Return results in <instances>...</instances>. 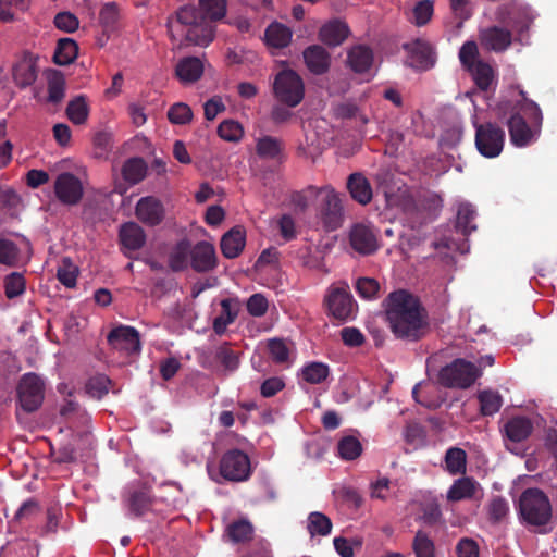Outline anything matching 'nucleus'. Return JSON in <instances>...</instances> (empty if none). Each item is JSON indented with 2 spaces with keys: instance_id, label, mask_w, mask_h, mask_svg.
<instances>
[{
  "instance_id": "nucleus-1",
  "label": "nucleus",
  "mask_w": 557,
  "mask_h": 557,
  "mask_svg": "<svg viewBox=\"0 0 557 557\" xmlns=\"http://www.w3.org/2000/svg\"><path fill=\"white\" fill-rule=\"evenodd\" d=\"M385 302L386 321L397 339L418 342L426 335L428 312L418 297L399 289L391 293Z\"/></svg>"
},
{
  "instance_id": "nucleus-2",
  "label": "nucleus",
  "mask_w": 557,
  "mask_h": 557,
  "mask_svg": "<svg viewBox=\"0 0 557 557\" xmlns=\"http://www.w3.org/2000/svg\"><path fill=\"white\" fill-rule=\"evenodd\" d=\"M226 14V0H199V9L194 4L181 7L176 11V22L188 26L185 38L188 42L207 47L215 36L214 22Z\"/></svg>"
},
{
  "instance_id": "nucleus-3",
  "label": "nucleus",
  "mask_w": 557,
  "mask_h": 557,
  "mask_svg": "<svg viewBox=\"0 0 557 557\" xmlns=\"http://www.w3.org/2000/svg\"><path fill=\"white\" fill-rule=\"evenodd\" d=\"M522 99L513 107L507 121L510 141L516 147H525L535 141L541 133L543 114L539 104L520 92Z\"/></svg>"
},
{
  "instance_id": "nucleus-4",
  "label": "nucleus",
  "mask_w": 557,
  "mask_h": 557,
  "mask_svg": "<svg viewBox=\"0 0 557 557\" xmlns=\"http://www.w3.org/2000/svg\"><path fill=\"white\" fill-rule=\"evenodd\" d=\"M519 512L528 524L544 527L552 519L550 502L541 490L528 488L520 496Z\"/></svg>"
},
{
  "instance_id": "nucleus-5",
  "label": "nucleus",
  "mask_w": 557,
  "mask_h": 557,
  "mask_svg": "<svg viewBox=\"0 0 557 557\" xmlns=\"http://www.w3.org/2000/svg\"><path fill=\"white\" fill-rule=\"evenodd\" d=\"M481 376L476 366L462 358L455 359L441 369L438 383L448 388H468Z\"/></svg>"
},
{
  "instance_id": "nucleus-6",
  "label": "nucleus",
  "mask_w": 557,
  "mask_h": 557,
  "mask_svg": "<svg viewBox=\"0 0 557 557\" xmlns=\"http://www.w3.org/2000/svg\"><path fill=\"white\" fill-rule=\"evenodd\" d=\"M273 94L278 102L288 108H295L304 99V82L295 71L289 69L282 70L274 78Z\"/></svg>"
},
{
  "instance_id": "nucleus-7",
  "label": "nucleus",
  "mask_w": 557,
  "mask_h": 557,
  "mask_svg": "<svg viewBox=\"0 0 557 557\" xmlns=\"http://www.w3.org/2000/svg\"><path fill=\"white\" fill-rule=\"evenodd\" d=\"M475 147L485 158L498 157L505 145V131L493 122L475 123Z\"/></svg>"
},
{
  "instance_id": "nucleus-8",
  "label": "nucleus",
  "mask_w": 557,
  "mask_h": 557,
  "mask_svg": "<svg viewBox=\"0 0 557 557\" xmlns=\"http://www.w3.org/2000/svg\"><path fill=\"white\" fill-rule=\"evenodd\" d=\"M16 393L21 409L26 413L35 412L44 401V381L36 373H26L21 377Z\"/></svg>"
},
{
  "instance_id": "nucleus-9",
  "label": "nucleus",
  "mask_w": 557,
  "mask_h": 557,
  "mask_svg": "<svg viewBox=\"0 0 557 557\" xmlns=\"http://www.w3.org/2000/svg\"><path fill=\"white\" fill-rule=\"evenodd\" d=\"M220 474L231 482H243L251 474L250 459L240 449L233 448L223 454L220 460Z\"/></svg>"
},
{
  "instance_id": "nucleus-10",
  "label": "nucleus",
  "mask_w": 557,
  "mask_h": 557,
  "mask_svg": "<svg viewBox=\"0 0 557 557\" xmlns=\"http://www.w3.org/2000/svg\"><path fill=\"white\" fill-rule=\"evenodd\" d=\"M107 339L113 349L127 356L139 354L141 350L139 333L133 326L119 325L109 332Z\"/></svg>"
},
{
  "instance_id": "nucleus-11",
  "label": "nucleus",
  "mask_w": 557,
  "mask_h": 557,
  "mask_svg": "<svg viewBox=\"0 0 557 557\" xmlns=\"http://www.w3.org/2000/svg\"><path fill=\"white\" fill-rule=\"evenodd\" d=\"M505 447L511 453L517 454L511 445L519 444L529 438L533 432V423L531 419L524 416H516L506 421L500 429Z\"/></svg>"
},
{
  "instance_id": "nucleus-12",
  "label": "nucleus",
  "mask_w": 557,
  "mask_h": 557,
  "mask_svg": "<svg viewBox=\"0 0 557 557\" xmlns=\"http://www.w3.org/2000/svg\"><path fill=\"white\" fill-rule=\"evenodd\" d=\"M349 244L361 256L373 255L380 248L376 233L370 225L363 223H357L351 226Z\"/></svg>"
},
{
  "instance_id": "nucleus-13",
  "label": "nucleus",
  "mask_w": 557,
  "mask_h": 557,
  "mask_svg": "<svg viewBox=\"0 0 557 557\" xmlns=\"http://www.w3.org/2000/svg\"><path fill=\"white\" fill-rule=\"evenodd\" d=\"M321 189L325 191V197L320 205V218L327 231H335L342 225L344 218L341 199L334 189L327 187Z\"/></svg>"
},
{
  "instance_id": "nucleus-14",
  "label": "nucleus",
  "mask_w": 557,
  "mask_h": 557,
  "mask_svg": "<svg viewBox=\"0 0 557 557\" xmlns=\"http://www.w3.org/2000/svg\"><path fill=\"white\" fill-rule=\"evenodd\" d=\"M57 198L64 205H77L83 198V185L78 177L70 172L61 173L54 182Z\"/></svg>"
},
{
  "instance_id": "nucleus-15",
  "label": "nucleus",
  "mask_w": 557,
  "mask_h": 557,
  "mask_svg": "<svg viewBox=\"0 0 557 557\" xmlns=\"http://www.w3.org/2000/svg\"><path fill=\"white\" fill-rule=\"evenodd\" d=\"M123 498L129 512L135 517L144 516L153 505L152 491L146 485H129Z\"/></svg>"
},
{
  "instance_id": "nucleus-16",
  "label": "nucleus",
  "mask_w": 557,
  "mask_h": 557,
  "mask_svg": "<svg viewBox=\"0 0 557 557\" xmlns=\"http://www.w3.org/2000/svg\"><path fill=\"white\" fill-rule=\"evenodd\" d=\"M407 52L406 64L414 70L425 71L435 63L432 47L423 40H414L404 45Z\"/></svg>"
},
{
  "instance_id": "nucleus-17",
  "label": "nucleus",
  "mask_w": 557,
  "mask_h": 557,
  "mask_svg": "<svg viewBox=\"0 0 557 557\" xmlns=\"http://www.w3.org/2000/svg\"><path fill=\"white\" fill-rule=\"evenodd\" d=\"M135 214L141 223L148 226H157L163 221L165 209L160 199L146 196L137 201Z\"/></svg>"
},
{
  "instance_id": "nucleus-18",
  "label": "nucleus",
  "mask_w": 557,
  "mask_h": 557,
  "mask_svg": "<svg viewBox=\"0 0 557 557\" xmlns=\"http://www.w3.org/2000/svg\"><path fill=\"white\" fill-rule=\"evenodd\" d=\"M218 267L214 246L206 240L191 246L190 268L197 273L213 271Z\"/></svg>"
},
{
  "instance_id": "nucleus-19",
  "label": "nucleus",
  "mask_w": 557,
  "mask_h": 557,
  "mask_svg": "<svg viewBox=\"0 0 557 557\" xmlns=\"http://www.w3.org/2000/svg\"><path fill=\"white\" fill-rule=\"evenodd\" d=\"M325 302L329 312L337 320L345 321L352 314L354 300L345 288L335 287L330 289Z\"/></svg>"
},
{
  "instance_id": "nucleus-20",
  "label": "nucleus",
  "mask_w": 557,
  "mask_h": 557,
  "mask_svg": "<svg viewBox=\"0 0 557 557\" xmlns=\"http://www.w3.org/2000/svg\"><path fill=\"white\" fill-rule=\"evenodd\" d=\"M480 40L483 48L494 52H503L510 47L512 35L506 28L491 26L481 30Z\"/></svg>"
},
{
  "instance_id": "nucleus-21",
  "label": "nucleus",
  "mask_w": 557,
  "mask_h": 557,
  "mask_svg": "<svg viewBox=\"0 0 557 557\" xmlns=\"http://www.w3.org/2000/svg\"><path fill=\"white\" fill-rule=\"evenodd\" d=\"M349 35V26L338 18L329 21L319 30V39L329 47L341 46Z\"/></svg>"
},
{
  "instance_id": "nucleus-22",
  "label": "nucleus",
  "mask_w": 557,
  "mask_h": 557,
  "mask_svg": "<svg viewBox=\"0 0 557 557\" xmlns=\"http://www.w3.org/2000/svg\"><path fill=\"white\" fill-rule=\"evenodd\" d=\"M12 74L20 88L33 85L38 76L36 59L32 54H25L14 64Z\"/></svg>"
},
{
  "instance_id": "nucleus-23",
  "label": "nucleus",
  "mask_w": 557,
  "mask_h": 557,
  "mask_svg": "<svg viewBox=\"0 0 557 557\" xmlns=\"http://www.w3.org/2000/svg\"><path fill=\"white\" fill-rule=\"evenodd\" d=\"M302 55L308 70L315 75L326 73L331 66V55L322 46H309Z\"/></svg>"
},
{
  "instance_id": "nucleus-24",
  "label": "nucleus",
  "mask_w": 557,
  "mask_h": 557,
  "mask_svg": "<svg viewBox=\"0 0 557 557\" xmlns=\"http://www.w3.org/2000/svg\"><path fill=\"white\" fill-rule=\"evenodd\" d=\"M246 245V232L242 226H234L226 232L220 242L222 255L227 259H234L240 255Z\"/></svg>"
},
{
  "instance_id": "nucleus-25",
  "label": "nucleus",
  "mask_w": 557,
  "mask_h": 557,
  "mask_svg": "<svg viewBox=\"0 0 557 557\" xmlns=\"http://www.w3.org/2000/svg\"><path fill=\"white\" fill-rule=\"evenodd\" d=\"M119 240L124 249L136 251L144 247L146 233L137 223L126 222L120 227Z\"/></svg>"
},
{
  "instance_id": "nucleus-26",
  "label": "nucleus",
  "mask_w": 557,
  "mask_h": 557,
  "mask_svg": "<svg viewBox=\"0 0 557 557\" xmlns=\"http://www.w3.org/2000/svg\"><path fill=\"white\" fill-rule=\"evenodd\" d=\"M347 188L351 198L362 206L368 205L372 200L373 193L371 184L361 173H352L349 175Z\"/></svg>"
},
{
  "instance_id": "nucleus-27",
  "label": "nucleus",
  "mask_w": 557,
  "mask_h": 557,
  "mask_svg": "<svg viewBox=\"0 0 557 557\" xmlns=\"http://www.w3.org/2000/svg\"><path fill=\"white\" fill-rule=\"evenodd\" d=\"M191 244L188 239L178 240L169 255L168 264L173 272H182L190 265Z\"/></svg>"
},
{
  "instance_id": "nucleus-28",
  "label": "nucleus",
  "mask_w": 557,
  "mask_h": 557,
  "mask_svg": "<svg viewBox=\"0 0 557 557\" xmlns=\"http://www.w3.org/2000/svg\"><path fill=\"white\" fill-rule=\"evenodd\" d=\"M175 73L181 82L195 83L203 73V64L197 57H186L177 63Z\"/></svg>"
},
{
  "instance_id": "nucleus-29",
  "label": "nucleus",
  "mask_w": 557,
  "mask_h": 557,
  "mask_svg": "<svg viewBox=\"0 0 557 557\" xmlns=\"http://www.w3.org/2000/svg\"><path fill=\"white\" fill-rule=\"evenodd\" d=\"M347 62L354 72L366 73L373 63V52L367 46H355L348 51Z\"/></svg>"
},
{
  "instance_id": "nucleus-30",
  "label": "nucleus",
  "mask_w": 557,
  "mask_h": 557,
  "mask_svg": "<svg viewBox=\"0 0 557 557\" xmlns=\"http://www.w3.org/2000/svg\"><path fill=\"white\" fill-rule=\"evenodd\" d=\"M478 482L470 476H462L456 480L447 492V499L450 502H459L472 498L475 495Z\"/></svg>"
},
{
  "instance_id": "nucleus-31",
  "label": "nucleus",
  "mask_w": 557,
  "mask_h": 557,
  "mask_svg": "<svg viewBox=\"0 0 557 557\" xmlns=\"http://www.w3.org/2000/svg\"><path fill=\"white\" fill-rule=\"evenodd\" d=\"M292 36L290 28L277 22L270 24L264 33L267 45L278 49L287 47Z\"/></svg>"
},
{
  "instance_id": "nucleus-32",
  "label": "nucleus",
  "mask_w": 557,
  "mask_h": 557,
  "mask_svg": "<svg viewBox=\"0 0 557 557\" xmlns=\"http://www.w3.org/2000/svg\"><path fill=\"white\" fill-rule=\"evenodd\" d=\"M148 166L140 157L126 160L122 168L123 178L131 185L140 183L147 175Z\"/></svg>"
},
{
  "instance_id": "nucleus-33",
  "label": "nucleus",
  "mask_w": 557,
  "mask_h": 557,
  "mask_svg": "<svg viewBox=\"0 0 557 557\" xmlns=\"http://www.w3.org/2000/svg\"><path fill=\"white\" fill-rule=\"evenodd\" d=\"M78 46L72 38H61L58 40L53 54V62L58 65H69L77 58Z\"/></svg>"
},
{
  "instance_id": "nucleus-34",
  "label": "nucleus",
  "mask_w": 557,
  "mask_h": 557,
  "mask_svg": "<svg viewBox=\"0 0 557 557\" xmlns=\"http://www.w3.org/2000/svg\"><path fill=\"white\" fill-rule=\"evenodd\" d=\"M333 523L331 519L320 511H312L307 518V531L311 537L327 536L331 534Z\"/></svg>"
},
{
  "instance_id": "nucleus-35",
  "label": "nucleus",
  "mask_w": 557,
  "mask_h": 557,
  "mask_svg": "<svg viewBox=\"0 0 557 557\" xmlns=\"http://www.w3.org/2000/svg\"><path fill=\"white\" fill-rule=\"evenodd\" d=\"M446 469L450 474H465L467 470V454L459 447H450L445 454Z\"/></svg>"
},
{
  "instance_id": "nucleus-36",
  "label": "nucleus",
  "mask_w": 557,
  "mask_h": 557,
  "mask_svg": "<svg viewBox=\"0 0 557 557\" xmlns=\"http://www.w3.org/2000/svg\"><path fill=\"white\" fill-rule=\"evenodd\" d=\"M411 547L416 557H436L434 541L423 530L416 532Z\"/></svg>"
},
{
  "instance_id": "nucleus-37",
  "label": "nucleus",
  "mask_w": 557,
  "mask_h": 557,
  "mask_svg": "<svg viewBox=\"0 0 557 557\" xmlns=\"http://www.w3.org/2000/svg\"><path fill=\"white\" fill-rule=\"evenodd\" d=\"M480 411L483 416H493L503 406V397L498 392L486 389L478 394Z\"/></svg>"
},
{
  "instance_id": "nucleus-38",
  "label": "nucleus",
  "mask_w": 557,
  "mask_h": 557,
  "mask_svg": "<svg viewBox=\"0 0 557 557\" xmlns=\"http://www.w3.org/2000/svg\"><path fill=\"white\" fill-rule=\"evenodd\" d=\"M476 212L470 203H461L457 211L456 228L461 232L463 236H468L476 226L472 224Z\"/></svg>"
},
{
  "instance_id": "nucleus-39",
  "label": "nucleus",
  "mask_w": 557,
  "mask_h": 557,
  "mask_svg": "<svg viewBox=\"0 0 557 557\" xmlns=\"http://www.w3.org/2000/svg\"><path fill=\"white\" fill-rule=\"evenodd\" d=\"M337 453L343 460H355L361 455L362 445L357 437L346 435L338 441Z\"/></svg>"
},
{
  "instance_id": "nucleus-40",
  "label": "nucleus",
  "mask_w": 557,
  "mask_h": 557,
  "mask_svg": "<svg viewBox=\"0 0 557 557\" xmlns=\"http://www.w3.org/2000/svg\"><path fill=\"white\" fill-rule=\"evenodd\" d=\"M256 150L259 157L264 159H276L283 150V143L272 136H263L258 139Z\"/></svg>"
},
{
  "instance_id": "nucleus-41",
  "label": "nucleus",
  "mask_w": 557,
  "mask_h": 557,
  "mask_svg": "<svg viewBox=\"0 0 557 557\" xmlns=\"http://www.w3.org/2000/svg\"><path fill=\"white\" fill-rule=\"evenodd\" d=\"M89 114V109L84 96H77L73 100H71L66 107V115L69 120L76 124H84Z\"/></svg>"
},
{
  "instance_id": "nucleus-42",
  "label": "nucleus",
  "mask_w": 557,
  "mask_h": 557,
  "mask_svg": "<svg viewBox=\"0 0 557 557\" xmlns=\"http://www.w3.org/2000/svg\"><path fill=\"white\" fill-rule=\"evenodd\" d=\"M487 518L492 524L502 523L509 513L508 502L502 496H494L486 505Z\"/></svg>"
},
{
  "instance_id": "nucleus-43",
  "label": "nucleus",
  "mask_w": 557,
  "mask_h": 557,
  "mask_svg": "<svg viewBox=\"0 0 557 557\" xmlns=\"http://www.w3.org/2000/svg\"><path fill=\"white\" fill-rule=\"evenodd\" d=\"M468 71L471 73L475 85L481 90H487L490 88L494 78V71L490 64L483 61H478L476 64Z\"/></svg>"
},
{
  "instance_id": "nucleus-44",
  "label": "nucleus",
  "mask_w": 557,
  "mask_h": 557,
  "mask_svg": "<svg viewBox=\"0 0 557 557\" xmlns=\"http://www.w3.org/2000/svg\"><path fill=\"white\" fill-rule=\"evenodd\" d=\"M4 294L8 299H14L25 293L26 280L20 272H12L4 277Z\"/></svg>"
},
{
  "instance_id": "nucleus-45",
  "label": "nucleus",
  "mask_w": 557,
  "mask_h": 557,
  "mask_svg": "<svg viewBox=\"0 0 557 557\" xmlns=\"http://www.w3.org/2000/svg\"><path fill=\"white\" fill-rule=\"evenodd\" d=\"M226 531L231 541L240 543L249 541L252 537L253 528L248 520L240 519L232 522Z\"/></svg>"
},
{
  "instance_id": "nucleus-46",
  "label": "nucleus",
  "mask_w": 557,
  "mask_h": 557,
  "mask_svg": "<svg viewBox=\"0 0 557 557\" xmlns=\"http://www.w3.org/2000/svg\"><path fill=\"white\" fill-rule=\"evenodd\" d=\"M302 379L310 384H320L330 374L329 366L323 362H310L302 370Z\"/></svg>"
},
{
  "instance_id": "nucleus-47",
  "label": "nucleus",
  "mask_w": 557,
  "mask_h": 557,
  "mask_svg": "<svg viewBox=\"0 0 557 557\" xmlns=\"http://www.w3.org/2000/svg\"><path fill=\"white\" fill-rule=\"evenodd\" d=\"M65 95V81L63 75L54 71L48 77V102L58 104L60 103Z\"/></svg>"
},
{
  "instance_id": "nucleus-48",
  "label": "nucleus",
  "mask_w": 557,
  "mask_h": 557,
  "mask_svg": "<svg viewBox=\"0 0 557 557\" xmlns=\"http://www.w3.org/2000/svg\"><path fill=\"white\" fill-rule=\"evenodd\" d=\"M218 135L226 141L237 143L244 136L242 124L234 120H224L218 126Z\"/></svg>"
},
{
  "instance_id": "nucleus-49",
  "label": "nucleus",
  "mask_w": 557,
  "mask_h": 557,
  "mask_svg": "<svg viewBox=\"0 0 557 557\" xmlns=\"http://www.w3.org/2000/svg\"><path fill=\"white\" fill-rule=\"evenodd\" d=\"M111 380L104 374L90 377L86 383V393L96 399H101L109 393Z\"/></svg>"
},
{
  "instance_id": "nucleus-50",
  "label": "nucleus",
  "mask_w": 557,
  "mask_h": 557,
  "mask_svg": "<svg viewBox=\"0 0 557 557\" xmlns=\"http://www.w3.org/2000/svg\"><path fill=\"white\" fill-rule=\"evenodd\" d=\"M78 274L77 267L71 261L70 258H63L61 265L58 269V280L69 288L76 285V278Z\"/></svg>"
},
{
  "instance_id": "nucleus-51",
  "label": "nucleus",
  "mask_w": 557,
  "mask_h": 557,
  "mask_svg": "<svg viewBox=\"0 0 557 557\" xmlns=\"http://www.w3.org/2000/svg\"><path fill=\"white\" fill-rule=\"evenodd\" d=\"M168 119L173 124L185 125L191 121L193 111L188 104L184 102H176L170 107L168 111Z\"/></svg>"
},
{
  "instance_id": "nucleus-52",
  "label": "nucleus",
  "mask_w": 557,
  "mask_h": 557,
  "mask_svg": "<svg viewBox=\"0 0 557 557\" xmlns=\"http://www.w3.org/2000/svg\"><path fill=\"white\" fill-rule=\"evenodd\" d=\"M20 249L15 243L0 238V263L14 267L18 262Z\"/></svg>"
},
{
  "instance_id": "nucleus-53",
  "label": "nucleus",
  "mask_w": 557,
  "mask_h": 557,
  "mask_svg": "<svg viewBox=\"0 0 557 557\" xmlns=\"http://www.w3.org/2000/svg\"><path fill=\"white\" fill-rule=\"evenodd\" d=\"M509 24L520 35L527 33L533 22V16L528 9L512 11Z\"/></svg>"
},
{
  "instance_id": "nucleus-54",
  "label": "nucleus",
  "mask_w": 557,
  "mask_h": 557,
  "mask_svg": "<svg viewBox=\"0 0 557 557\" xmlns=\"http://www.w3.org/2000/svg\"><path fill=\"white\" fill-rule=\"evenodd\" d=\"M120 17V10L116 2H107L99 12V20L106 29H113Z\"/></svg>"
},
{
  "instance_id": "nucleus-55",
  "label": "nucleus",
  "mask_w": 557,
  "mask_h": 557,
  "mask_svg": "<svg viewBox=\"0 0 557 557\" xmlns=\"http://www.w3.org/2000/svg\"><path fill=\"white\" fill-rule=\"evenodd\" d=\"M320 193H322L321 188L310 185L305 190L293 193L290 201L295 208L304 212L309 206V199L317 197Z\"/></svg>"
},
{
  "instance_id": "nucleus-56",
  "label": "nucleus",
  "mask_w": 557,
  "mask_h": 557,
  "mask_svg": "<svg viewBox=\"0 0 557 557\" xmlns=\"http://www.w3.org/2000/svg\"><path fill=\"white\" fill-rule=\"evenodd\" d=\"M479 55L478 45L475 41H466L459 50V60L466 70L476 64Z\"/></svg>"
},
{
  "instance_id": "nucleus-57",
  "label": "nucleus",
  "mask_w": 557,
  "mask_h": 557,
  "mask_svg": "<svg viewBox=\"0 0 557 557\" xmlns=\"http://www.w3.org/2000/svg\"><path fill=\"white\" fill-rule=\"evenodd\" d=\"M356 290L364 299H373L377 296L380 284L371 277H359L356 282Z\"/></svg>"
},
{
  "instance_id": "nucleus-58",
  "label": "nucleus",
  "mask_w": 557,
  "mask_h": 557,
  "mask_svg": "<svg viewBox=\"0 0 557 557\" xmlns=\"http://www.w3.org/2000/svg\"><path fill=\"white\" fill-rule=\"evenodd\" d=\"M268 348L270 356L275 363H284L288 361L289 349L283 339H270L268 343Z\"/></svg>"
},
{
  "instance_id": "nucleus-59",
  "label": "nucleus",
  "mask_w": 557,
  "mask_h": 557,
  "mask_svg": "<svg viewBox=\"0 0 557 557\" xmlns=\"http://www.w3.org/2000/svg\"><path fill=\"white\" fill-rule=\"evenodd\" d=\"M433 2L431 0H421L413 8L414 23L417 26H423L429 23L433 15Z\"/></svg>"
},
{
  "instance_id": "nucleus-60",
  "label": "nucleus",
  "mask_w": 557,
  "mask_h": 557,
  "mask_svg": "<svg viewBox=\"0 0 557 557\" xmlns=\"http://www.w3.org/2000/svg\"><path fill=\"white\" fill-rule=\"evenodd\" d=\"M246 307L250 315L259 318L267 313L269 302L262 294H253L248 298Z\"/></svg>"
},
{
  "instance_id": "nucleus-61",
  "label": "nucleus",
  "mask_w": 557,
  "mask_h": 557,
  "mask_svg": "<svg viewBox=\"0 0 557 557\" xmlns=\"http://www.w3.org/2000/svg\"><path fill=\"white\" fill-rule=\"evenodd\" d=\"M54 26L63 32L73 33L78 28V18L70 12H60L54 16Z\"/></svg>"
},
{
  "instance_id": "nucleus-62",
  "label": "nucleus",
  "mask_w": 557,
  "mask_h": 557,
  "mask_svg": "<svg viewBox=\"0 0 557 557\" xmlns=\"http://www.w3.org/2000/svg\"><path fill=\"white\" fill-rule=\"evenodd\" d=\"M341 338L346 346L359 347L364 343V335L357 327L347 326L342 329Z\"/></svg>"
},
{
  "instance_id": "nucleus-63",
  "label": "nucleus",
  "mask_w": 557,
  "mask_h": 557,
  "mask_svg": "<svg viewBox=\"0 0 557 557\" xmlns=\"http://www.w3.org/2000/svg\"><path fill=\"white\" fill-rule=\"evenodd\" d=\"M458 557H479V545L470 537H462L456 545Z\"/></svg>"
},
{
  "instance_id": "nucleus-64",
  "label": "nucleus",
  "mask_w": 557,
  "mask_h": 557,
  "mask_svg": "<svg viewBox=\"0 0 557 557\" xmlns=\"http://www.w3.org/2000/svg\"><path fill=\"white\" fill-rule=\"evenodd\" d=\"M216 358L227 370L234 371L238 367L237 355L227 346H222L219 348L216 351Z\"/></svg>"
}]
</instances>
